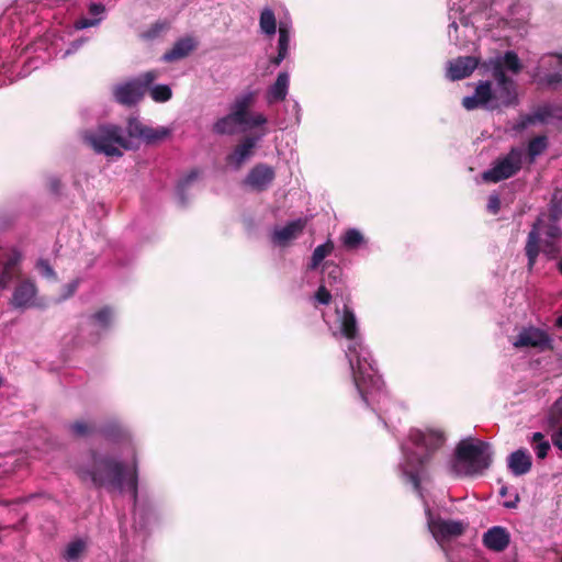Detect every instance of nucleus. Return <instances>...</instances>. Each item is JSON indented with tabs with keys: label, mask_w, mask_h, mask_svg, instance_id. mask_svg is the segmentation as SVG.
<instances>
[{
	"label": "nucleus",
	"mask_w": 562,
	"mask_h": 562,
	"mask_svg": "<svg viewBox=\"0 0 562 562\" xmlns=\"http://www.w3.org/2000/svg\"><path fill=\"white\" fill-rule=\"evenodd\" d=\"M67 288H68V293L66 296L68 297V296H71L76 292V290L78 288V282L77 281L71 282L67 285Z\"/></svg>",
	"instance_id": "58"
},
{
	"label": "nucleus",
	"mask_w": 562,
	"mask_h": 562,
	"mask_svg": "<svg viewBox=\"0 0 562 562\" xmlns=\"http://www.w3.org/2000/svg\"><path fill=\"white\" fill-rule=\"evenodd\" d=\"M91 465L81 467L77 474L81 481L90 480L95 488H106L109 492H123L126 487L136 503L138 495V471L134 460L133 469L126 472L125 464L108 454L90 450Z\"/></svg>",
	"instance_id": "1"
},
{
	"label": "nucleus",
	"mask_w": 562,
	"mask_h": 562,
	"mask_svg": "<svg viewBox=\"0 0 562 562\" xmlns=\"http://www.w3.org/2000/svg\"><path fill=\"white\" fill-rule=\"evenodd\" d=\"M85 140L95 153L111 157L122 156L120 147L124 149L132 148L131 142L124 136L123 128L115 124L98 126L95 131L86 133Z\"/></svg>",
	"instance_id": "4"
},
{
	"label": "nucleus",
	"mask_w": 562,
	"mask_h": 562,
	"mask_svg": "<svg viewBox=\"0 0 562 562\" xmlns=\"http://www.w3.org/2000/svg\"><path fill=\"white\" fill-rule=\"evenodd\" d=\"M532 124H536V123H535V121L532 119L531 113L530 114H526V115L521 116V120L517 124L516 128L518 131H524L525 128H527L529 125H532Z\"/></svg>",
	"instance_id": "52"
},
{
	"label": "nucleus",
	"mask_w": 562,
	"mask_h": 562,
	"mask_svg": "<svg viewBox=\"0 0 562 562\" xmlns=\"http://www.w3.org/2000/svg\"><path fill=\"white\" fill-rule=\"evenodd\" d=\"M254 103L252 93H247L235 99L231 104L229 113L241 123L248 121L249 109Z\"/></svg>",
	"instance_id": "22"
},
{
	"label": "nucleus",
	"mask_w": 562,
	"mask_h": 562,
	"mask_svg": "<svg viewBox=\"0 0 562 562\" xmlns=\"http://www.w3.org/2000/svg\"><path fill=\"white\" fill-rule=\"evenodd\" d=\"M323 272L325 276L324 281H327L328 284L330 285L333 284V282H336L341 276L340 267L331 261H326L324 263Z\"/></svg>",
	"instance_id": "40"
},
{
	"label": "nucleus",
	"mask_w": 562,
	"mask_h": 562,
	"mask_svg": "<svg viewBox=\"0 0 562 562\" xmlns=\"http://www.w3.org/2000/svg\"><path fill=\"white\" fill-rule=\"evenodd\" d=\"M549 57H555L558 59L557 67L562 66V52L561 53H551Z\"/></svg>",
	"instance_id": "59"
},
{
	"label": "nucleus",
	"mask_w": 562,
	"mask_h": 562,
	"mask_svg": "<svg viewBox=\"0 0 562 562\" xmlns=\"http://www.w3.org/2000/svg\"><path fill=\"white\" fill-rule=\"evenodd\" d=\"M541 81L544 82L549 87H557L559 85H562V74L561 72L548 74L541 79Z\"/></svg>",
	"instance_id": "48"
},
{
	"label": "nucleus",
	"mask_w": 562,
	"mask_h": 562,
	"mask_svg": "<svg viewBox=\"0 0 562 562\" xmlns=\"http://www.w3.org/2000/svg\"><path fill=\"white\" fill-rule=\"evenodd\" d=\"M558 270H559V272H560V273H561V276H562V256L560 257V260H559V262H558Z\"/></svg>",
	"instance_id": "62"
},
{
	"label": "nucleus",
	"mask_w": 562,
	"mask_h": 562,
	"mask_svg": "<svg viewBox=\"0 0 562 562\" xmlns=\"http://www.w3.org/2000/svg\"><path fill=\"white\" fill-rule=\"evenodd\" d=\"M85 549L86 543L82 540H75L67 546L65 558L69 561L77 560Z\"/></svg>",
	"instance_id": "41"
},
{
	"label": "nucleus",
	"mask_w": 562,
	"mask_h": 562,
	"mask_svg": "<svg viewBox=\"0 0 562 562\" xmlns=\"http://www.w3.org/2000/svg\"><path fill=\"white\" fill-rule=\"evenodd\" d=\"M349 366L352 372L355 386L363 402L368 403L367 394L374 387H378L380 378L373 372L370 363L366 360L362 362L359 357L355 362L349 359Z\"/></svg>",
	"instance_id": "8"
},
{
	"label": "nucleus",
	"mask_w": 562,
	"mask_h": 562,
	"mask_svg": "<svg viewBox=\"0 0 562 562\" xmlns=\"http://www.w3.org/2000/svg\"><path fill=\"white\" fill-rule=\"evenodd\" d=\"M259 25L261 31L269 36L276 34L277 30V20L273 11L269 8H266L261 11Z\"/></svg>",
	"instance_id": "29"
},
{
	"label": "nucleus",
	"mask_w": 562,
	"mask_h": 562,
	"mask_svg": "<svg viewBox=\"0 0 562 562\" xmlns=\"http://www.w3.org/2000/svg\"><path fill=\"white\" fill-rule=\"evenodd\" d=\"M543 217L546 216L544 213H541ZM544 228L543 234L546 235V239H560L562 236V229L558 225V222H550L548 224L542 225L541 231Z\"/></svg>",
	"instance_id": "43"
},
{
	"label": "nucleus",
	"mask_w": 562,
	"mask_h": 562,
	"mask_svg": "<svg viewBox=\"0 0 562 562\" xmlns=\"http://www.w3.org/2000/svg\"><path fill=\"white\" fill-rule=\"evenodd\" d=\"M267 123V117L262 113H257L255 115L248 114V121L244 123V125H248L250 127L261 126Z\"/></svg>",
	"instance_id": "49"
},
{
	"label": "nucleus",
	"mask_w": 562,
	"mask_h": 562,
	"mask_svg": "<svg viewBox=\"0 0 562 562\" xmlns=\"http://www.w3.org/2000/svg\"><path fill=\"white\" fill-rule=\"evenodd\" d=\"M551 439L552 443L562 451V427L553 431Z\"/></svg>",
	"instance_id": "54"
},
{
	"label": "nucleus",
	"mask_w": 562,
	"mask_h": 562,
	"mask_svg": "<svg viewBox=\"0 0 562 562\" xmlns=\"http://www.w3.org/2000/svg\"><path fill=\"white\" fill-rule=\"evenodd\" d=\"M37 267L40 268L42 273L44 276H46L47 278L55 277V272H54L53 268L49 266V263L46 260H40L37 263Z\"/></svg>",
	"instance_id": "51"
},
{
	"label": "nucleus",
	"mask_w": 562,
	"mask_h": 562,
	"mask_svg": "<svg viewBox=\"0 0 562 562\" xmlns=\"http://www.w3.org/2000/svg\"><path fill=\"white\" fill-rule=\"evenodd\" d=\"M170 135V130L164 126L154 128L150 126H146L145 134L143 135L142 140H144L147 145H155L159 142H162Z\"/></svg>",
	"instance_id": "30"
},
{
	"label": "nucleus",
	"mask_w": 562,
	"mask_h": 562,
	"mask_svg": "<svg viewBox=\"0 0 562 562\" xmlns=\"http://www.w3.org/2000/svg\"><path fill=\"white\" fill-rule=\"evenodd\" d=\"M36 495L35 494H31L29 496H24V497H18L15 499H12L10 502H5L4 505H10V504H16V505H20V504H25L27 503L29 501H31L32 498H34Z\"/></svg>",
	"instance_id": "56"
},
{
	"label": "nucleus",
	"mask_w": 562,
	"mask_h": 562,
	"mask_svg": "<svg viewBox=\"0 0 562 562\" xmlns=\"http://www.w3.org/2000/svg\"><path fill=\"white\" fill-rule=\"evenodd\" d=\"M479 60L473 56H462L450 61L448 68V77L451 80L464 79L476 69Z\"/></svg>",
	"instance_id": "17"
},
{
	"label": "nucleus",
	"mask_w": 562,
	"mask_h": 562,
	"mask_svg": "<svg viewBox=\"0 0 562 562\" xmlns=\"http://www.w3.org/2000/svg\"><path fill=\"white\" fill-rule=\"evenodd\" d=\"M509 541V532L501 526L492 527L483 535L484 546L495 552L504 551L508 547Z\"/></svg>",
	"instance_id": "18"
},
{
	"label": "nucleus",
	"mask_w": 562,
	"mask_h": 562,
	"mask_svg": "<svg viewBox=\"0 0 562 562\" xmlns=\"http://www.w3.org/2000/svg\"><path fill=\"white\" fill-rule=\"evenodd\" d=\"M552 340L550 336L542 329L537 327L524 328L516 337L513 346L520 348H539L541 350L552 349Z\"/></svg>",
	"instance_id": "11"
},
{
	"label": "nucleus",
	"mask_w": 562,
	"mask_h": 562,
	"mask_svg": "<svg viewBox=\"0 0 562 562\" xmlns=\"http://www.w3.org/2000/svg\"><path fill=\"white\" fill-rule=\"evenodd\" d=\"M157 77L158 72L156 70H149L134 80L115 87L113 91L115 101L125 106L137 104Z\"/></svg>",
	"instance_id": "6"
},
{
	"label": "nucleus",
	"mask_w": 562,
	"mask_h": 562,
	"mask_svg": "<svg viewBox=\"0 0 562 562\" xmlns=\"http://www.w3.org/2000/svg\"><path fill=\"white\" fill-rule=\"evenodd\" d=\"M112 318L113 310L110 306H103L89 317L91 324L97 325L104 330L110 328Z\"/></svg>",
	"instance_id": "27"
},
{
	"label": "nucleus",
	"mask_w": 562,
	"mask_h": 562,
	"mask_svg": "<svg viewBox=\"0 0 562 562\" xmlns=\"http://www.w3.org/2000/svg\"><path fill=\"white\" fill-rule=\"evenodd\" d=\"M36 293L35 283L31 280H23L15 286L10 303L14 308L29 307L32 305Z\"/></svg>",
	"instance_id": "15"
},
{
	"label": "nucleus",
	"mask_w": 562,
	"mask_h": 562,
	"mask_svg": "<svg viewBox=\"0 0 562 562\" xmlns=\"http://www.w3.org/2000/svg\"><path fill=\"white\" fill-rule=\"evenodd\" d=\"M340 331L342 336L352 340L358 335V323L353 311L347 305H344L342 316L340 318Z\"/></svg>",
	"instance_id": "23"
},
{
	"label": "nucleus",
	"mask_w": 562,
	"mask_h": 562,
	"mask_svg": "<svg viewBox=\"0 0 562 562\" xmlns=\"http://www.w3.org/2000/svg\"><path fill=\"white\" fill-rule=\"evenodd\" d=\"M200 171L198 169H192L188 175H186L178 183L179 191L183 192L196 178L199 177Z\"/></svg>",
	"instance_id": "44"
},
{
	"label": "nucleus",
	"mask_w": 562,
	"mask_h": 562,
	"mask_svg": "<svg viewBox=\"0 0 562 562\" xmlns=\"http://www.w3.org/2000/svg\"><path fill=\"white\" fill-rule=\"evenodd\" d=\"M543 225V215L540 214L533 222L530 232L528 233L525 252L528 259V270L531 271L537 262L540 251L547 257L548 260L557 259L561 252L559 239H543L541 240V227Z\"/></svg>",
	"instance_id": "5"
},
{
	"label": "nucleus",
	"mask_w": 562,
	"mask_h": 562,
	"mask_svg": "<svg viewBox=\"0 0 562 562\" xmlns=\"http://www.w3.org/2000/svg\"><path fill=\"white\" fill-rule=\"evenodd\" d=\"M555 326L562 328V315L555 319Z\"/></svg>",
	"instance_id": "61"
},
{
	"label": "nucleus",
	"mask_w": 562,
	"mask_h": 562,
	"mask_svg": "<svg viewBox=\"0 0 562 562\" xmlns=\"http://www.w3.org/2000/svg\"><path fill=\"white\" fill-rule=\"evenodd\" d=\"M69 430L76 437H87L94 434L97 428L93 424L85 420H76L69 426Z\"/></svg>",
	"instance_id": "35"
},
{
	"label": "nucleus",
	"mask_w": 562,
	"mask_h": 562,
	"mask_svg": "<svg viewBox=\"0 0 562 562\" xmlns=\"http://www.w3.org/2000/svg\"><path fill=\"white\" fill-rule=\"evenodd\" d=\"M305 226L306 220L303 218L289 222L284 227L276 229L271 239L276 245L285 247L303 233Z\"/></svg>",
	"instance_id": "14"
},
{
	"label": "nucleus",
	"mask_w": 562,
	"mask_h": 562,
	"mask_svg": "<svg viewBox=\"0 0 562 562\" xmlns=\"http://www.w3.org/2000/svg\"><path fill=\"white\" fill-rule=\"evenodd\" d=\"M492 463L490 445L485 441L467 438L461 440L454 452L453 468L467 476L482 474Z\"/></svg>",
	"instance_id": "3"
},
{
	"label": "nucleus",
	"mask_w": 562,
	"mask_h": 562,
	"mask_svg": "<svg viewBox=\"0 0 562 562\" xmlns=\"http://www.w3.org/2000/svg\"><path fill=\"white\" fill-rule=\"evenodd\" d=\"M239 125H244V123L239 122V120L235 119L233 114L228 113L214 122L212 131L217 135L231 136L238 132Z\"/></svg>",
	"instance_id": "24"
},
{
	"label": "nucleus",
	"mask_w": 562,
	"mask_h": 562,
	"mask_svg": "<svg viewBox=\"0 0 562 562\" xmlns=\"http://www.w3.org/2000/svg\"><path fill=\"white\" fill-rule=\"evenodd\" d=\"M562 420V397L559 398L548 413V428L551 430L559 429Z\"/></svg>",
	"instance_id": "34"
},
{
	"label": "nucleus",
	"mask_w": 562,
	"mask_h": 562,
	"mask_svg": "<svg viewBox=\"0 0 562 562\" xmlns=\"http://www.w3.org/2000/svg\"><path fill=\"white\" fill-rule=\"evenodd\" d=\"M492 77L496 82V89L493 90V85L488 80L479 81L474 94L462 99L461 103L465 110L485 108L494 111L518 103L516 82L506 75L499 60L492 61Z\"/></svg>",
	"instance_id": "2"
},
{
	"label": "nucleus",
	"mask_w": 562,
	"mask_h": 562,
	"mask_svg": "<svg viewBox=\"0 0 562 562\" xmlns=\"http://www.w3.org/2000/svg\"><path fill=\"white\" fill-rule=\"evenodd\" d=\"M404 474L407 479V481L413 485L414 490L418 493H420L422 486H420V477L418 471H404Z\"/></svg>",
	"instance_id": "47"
},
{
	"label": "nucleus",
	"mask_w": 562,
	"mask_h": 562,
	"mask_svg": "<svg viewBox=\"0 0 562 562\" xmlns=\"http://www.w3.org/2000/svg\"><path fill=\"white\" fill-rule=\"evenodd\" d=\"M170 29V22L167 20H158L150 24L146 31L140 34V37L146 41L158 38L161 34Z\"/></svg>",
	"instance_id": "31"
},
{
	"label": "nucleus",
	"mask_w": 562,
	"mask_h": 562,
	"mask_svg": "<svg viewBox=\"0 0 562 562\" xmlns=\"http://www.w3.org/2000/svg\"><path fill=\"white\" fill-rule=\"evenodd\" d=\"M518 499H519V497H518V496H516L515 502H506V503L504 504V506H505V507H507V508H515V507H516V503L518 502Z\"/></svg>",
	"instance_id": "60"
},
{
	"label": "nucleus",
	"mask_w": 562,
	"mask_h": 562,
	"mask_svg": "<svg viewBox=\"0 0 562 562\" xmlns=\"http://www.w3.org/2000/svg\"><path fill=\"white\" fill-rule=\"evenodd\" d=\"M145 124H143L137 117H130L127 120L126 133L130 138H138L142 139L146 130Z\"/></svg>",
	"instance_id": "37"
},
{
	"label": "nucleus",
	"mask_w": 562,
	"mask_h": 562,
	"mask_svg": "<svg viewBox=\"0 0 562 562\" xmlns=\"http://www.w3.org/2000/svg\"><path fill=\"white\" fill-rule=\"evenodd\" d=\"M290 45V31L286 25L279 26L278 52L288 55Z\"/></svg>",
	"instance_id": "42"
},
{
	"label": "nucleus",
	"mask_w": 562,
	"mask_h": 562,
	"mask_svg": "<svg viewBox=\"0 0 562 562\" xmlns=\"http://www.w3.org/2000/svg\"><path fill=\"white\" fill-rule=\"evenodd\" d=\"M21 255L14 251L4 262L0 273V290L7 289L9 283L20 274Z\"/></svg>",
	"instance_id": "20"
},
{
	"label": "nucleus",
	"mask_w": 562,
	"mask_h": 562,
	"mask_svg": "<svg viewBox=\"0 0 562 562\" xmlns=\"http://www.w3.org/2000/svg\"><path fill=\"white\" fill-rule=\"evenodd\" d=\"M289 88V75L280 72L276 82L267 91V100L269 103L281 102L285 99Z\"/></svg>",
	"instance_id": "21"
},
{
	"label": "nucleus",
	"mask_w": 562,
	"mask_h": 562,
	"mask_svg": "<svg viewBox=\"0 0 562 562\" xmlns=\"http://www.w3.org/2000/svg\"><path fill=\"white\" fill-rule=\"evenodd\" d=\"M531 465V456L525 449L516 450L508 457V468L517 476L528 473Z\"/></svg>",
	"instance_id": "19"
},
{
	"label": "nucleus",
	"mask_w": 562,
	"mask_h": 562,
	"mask_svg": "<svg viewBox=\"0 0 562 562\" xmlns=\"http://www.w3.org/2000/svg\"><path fill=\"white\" fill-rule=\"evenodd\" d=\"M535 123H546L550 117H554V108L551 104H542L531 113Z\"/></svg>",
	"instance_id": "38"
},
{
	"label": "nucleus",
	"mask_w": 562,
	"mask_h": 562,
	"mask_svg": "<svg viewBox=\"0 0 562 562\" xmlns=\"http://www.w3.org/2000/svg\"><path fill=\"white\" fill-rule=\"evenodd\" d=\"M274 169L266 164H258L250 169L246 177V184L256 191H265L274 180Z\"/></svg>",
	"instance_id": "12"
},
{
	"label": "nucleus",
	"mask_w": 562,
	"mask_h": 562,
	"mask_svg": "<svg viewBox=\"0 0 562 562\" xmlns=\"http://www.w3.org/2000/svg\"><path fill=\"white\" fill-rule=\"evenodd\" d=\"M342 245L348 250L358 249L363 243V235L356 228H349L341 237Z\"/></svg>",
	"instance_id": "32"
},
{
	"label": "nucleus",
	"mask_w": 562,
	"mask_h": 562,
	"mask_svg": "<svg viewBox=\"0 0 562 562\" xmlns=\"http://www.w3.org/2000/svg\"><path fill=\"white\" fill-rule=\"evenodd\" d=\"M522 166V150L517 147H513L509 153L498 158L494 166L483 172V179L488 182H499L515 176Z\"/></svg>",
	"instance_id": "7"
},
{
	"label": "nucleus",
	"mask_w": 562,
	"mask_h": 562,
	"mask_svg": "<svg viewBox=\"0 0 562 562\" xmlns=\"http://www.w3.org/2000/svg\"><path fill=\"white\" fill-rule=\"evenodd\" d=\"M315 299L317 300L318 303L328 305L331 301V294L324 284H321L317 291L315 292Z\"/></svg>",
	"instance_id": "45"
},
{
	"label": "nucleus",
	"mask_w": 562,
	"mask_h": 562,
	"mask_svg": "<svg viewBox=\"0 0 562 562\" xmlns=\"http://www.w3.org/2000/svg\"><path fill=\"white\" fill-rule=\"evenodd\" d=\"M487 210L492 214H497L499 212V210H501V200H499L498 195H496V194L490 195L488 203H487Z\"/></svg>",
	"instance_id": "50"
},
{
	"label": "nucleus",
	"mask_w": 562,
	"mask_h": 562,
	"mask_svg": "<svg viewBox=\"0 0 562 562\" xmlns=\"http://www.w3.org/2000/svg\"><path fill=\"white\" fill-rule=\"evenodd\" d=\"M198 47L196 41L191 36L181 37L175 42L172 47L165 52L161 59L166 63H173L188 57Z\"/></svg>",
	"instance_id": "16"
},
{
	"label": "nucleus",
	"mask_w": 562,
	"mask_h": 562,
	"mask_svg": "<svg viewBox=\"0 0 562 562\" xmlns=\"http://www.w3.org/2000/svg\"><path fill=\"white\" fill-rule=\"evenodd\" d=\"M409 439L415 446L424 448L427 451L425 456L419 458L420 468H424L429 461L430 454L438 450L445 442L443 434L436 430L422 431L415 429L411 431Z\"/></svg>",
	"instance_id": "9"
},
{
	"label": "nucleus",
	"mask_w": 562,
	"mask_h": 562,
	"mask_svg": "<svg viewBox=\"0 0 562 562\" xmlns=\"http://www.w3.org/2000/svg\"><path fill=\"white\" fill-rule=\"evenodd\" d=\"M334 250V243L331 240H327L325 244L317 246L312 255L311 262L308 265V269L315 270L321 262L331 254Z\"/></svg>",
	"instance_id": "28"
},
{
	"label": "nucleus",
	"mask_w": 562,
	"mask_h": 562,
	"mask_svg": "<svg viewBox=\"0 0 562 562\" xmlns=\"http://www.w3.org/2000/svg\"><path fill=\"white\" fill-rule=\"evenodd\" d=\"M150 97L155 102H167L172 97V91L167 85H157L150 90Z\"/></svg>",
	"instance_id": "39"
},
{
	"label": "nucleus",
	"mask_w": 562,
	"mask_h": 562,
	"mask_svg": "<svg viewBox=\"0 0 562 562\" xmlns=\"http://www.w3.org/2000/svg\"><path fill=\"white\" fill-rule=\"evenodd\" d=\"M49 190L53 193H58L61 187L60 180L58 178H50L48 181Z\"/></svg>",
	"instance_id": "55"
},
{
	"label": "nucleus",
	"mask_w": 562,
	"mask_h": 562,
	"mask_svg": "<svg viewBox=\"0 0 562 562\" xmlns=\"http://www.w3.org/2000/svg\"><path fill=\"white\" fill-rule=\"evenodd\" d=\"M549 146L548 137L546 135H538L531 138L528 143L527 154L532 162L538 156L543 154Z\"/></svg>",
	"instance_id": "26"
},
{
	"label": "nucleus",
	"mask_w": 562,
	"mask_h": 562,
	"mask_svg": "<svg viewBox=\"0 0 562 562\" xmlns=\"http://www.w3.org/2000/svg\"><path fill=\"white\" fill-rule=\"evenodd\" d=\"M501 494H502V495H505V494H506V487H503V488L501 490Z\"/></svg>",
	"instance_id": "64"
},
{
	"label": "nucleus",
	"mask_w": 562,
	"mask_h": 562,
	"mask_svg": "<svg viewBox=\"0 0 562 562\" xmlns=\"http://www.w3.org/2000/svg\"><path fill=\"white\" fill-rule=\"evenodd\" d=\"M89 13L93 16L101 15L105 12V7L102 3H90L89 4Z\"/></svg>",
	"instance_id": "53"
},
{
	"label": "nucleus",
	"mask_w": 562,
	"mask_h": 562,
	"mask_svg": "<svg viewBox=\"0 0 562 562\" xmlns=\"http://www.w3.org/2000/svg\"><path fill=\"white\" fill-rule=\"evenodd\" d=\"M503 64V69H508L514 74L520 72L522 66L515 52L508 50L504 54L503 59H498Z\"/></svg>",
	"instance_id": "36"
},
{
	"label": "nucleus",
	"mask_w": 562,
	"mask_h": 562,
	"mask_svg": "<svg viewBox=\"0 0 562 562\" xmlns=\"http://www.w3.org/2000/svg\"><path fill=\"white\" fill-rule=\"evenodd\" d=\"M430 532L436 540H449L461 536L464 532V526L460 521L445 520L441 518L431 519L428 522Z\"/></svg>",
	"instance_id": "13"
},
{
	"label": "nucleus",
	"mask_w": 562,
	"mask_h": 562,
	"mask_svg": "<svg viewBox=\"0 0 562 562\" xmlns=\"http://www.w3.org/2000/svg\"><path fill=\"white\" fill-rule=\"evenodd\" d=\"M101 18L98 19H87V18H80L78 19L74 26L76 30H83L92 26H97L101 22Z\"/></svg>",
	"instance_id": "46"
},
{
	"label": "nucleus",
	"mask_w": 562,
	"mask_h": 562,
	"mask_svg": "<svg viewBox=\"0 0 562 562\" xmlns=\"http://www.w3.org/2000/svg\"><path fill=\"white\" fill-rule=\"evenodd\" d=\"M533 450L539 459H544L550 451V442L544 439L542 432H535L531 438Z\"/></svg>",
	"instance_id": "33"
},
{
	"label": "nucleus",
	"mask_w": 562,
	"mask_h": 562,
	"mask_svg": "<svg viewBox=\"0 0 562 562\" xmlns=\"http://www.w3.org/2000/svg\"><path fill=\"white\" fill-rule=\"evenodd\" d=\"M549 222H559L562 218V189L555 188L548 204Z\"/></svg>",
	"instance_id": "25"
},
{
	"label": "nucleus",
	"mask_w": 562,
	"mask_h": 562,
	"mask_svg": "<svg viewBox=\"0 0 562 562\" xmlns=\"http://www.w3.org/2000/svg\"><path fill=\"white\" fill-rule=\"evenodd\" d=\"M263 135L265 133L243 137L232 153L226 156L227 165L233 166L236 170L240 169L245 161L252 157L255 148Z\"/></svg>",
	"instance_id": "10"
},
{
	"label": "nucleus",
	"mask_w": 562,
	"mask_h": 562,
	"mask_svg": "<svg viewBox=\"0 0 562 562\" xmlns=\"http://www.w3.org/2000/svg\"><path fill=\"white\" fill-rule=\"evenodd\" d=\"M101 432H102V435H104L105 437H109V436H110L109 430H108V429H105V428H104V429H102V430H101Z\"/></svg>",
	"instance_id": "63"
},
{
	"label": "nucleus",
	"mask_w": 562,
	"mask_h": 562,
	"mask_svg": "<svg viewBox=\"0 0 562 562\" xmlns=\"http://www.w3.org/2000/svg\"><path fill=\"white\" fill-rule=\"evenodd\" d=\"M286 56H288V55H285V54H282V53H280V52H278V55H277V56H274V57H272L270 61H271L273 65L279 66V65L282 63V60H283Z\"/></svg>",
	"instance_id": "57"
}]
</instances>
